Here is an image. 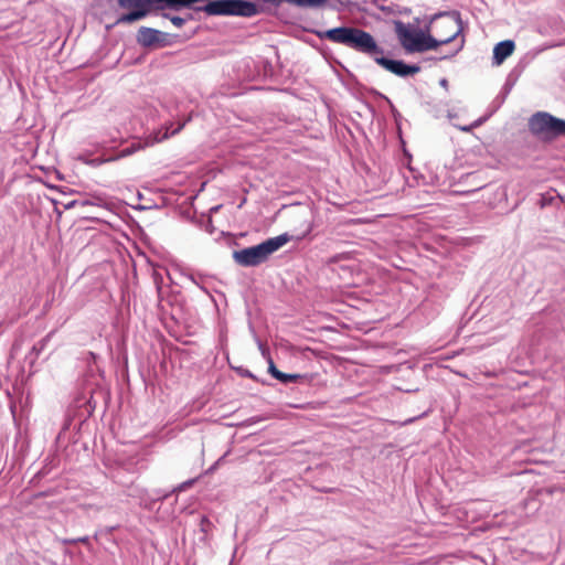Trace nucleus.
<instances>
[{"label": "nucleus", "mask_w": 565, "mask_h": 565, "mask_svg": "<svg viewBox=\"0 0 565 565\" xmlns=\"http://www.w3.org/2000/svg\"><path fill=\"white\" fill-rule=\"evenodd\" d=\"M207 0H157V3H162L160 9H171L174 11H180L182 9H192L194 11H200L196 9L198 7L205 4Z\"/></svg>", "instance_id": "7"}, {"label": "nucleus", "mask_w": 565, "mask_h": 565, "mask_svg": "<svg viewBox=\"0 0 565 565\" xmlns=\"http://www.w3.org/2000/svg\"><path fill=\"white\" fill-rule=\"evenodd\" d=\"M153 3H157V0H118L121 8H147V6Z\"/></svg>", "instance_id": "14"}, {"label": "nucleus", "mask_w": 565, "mask_h": 565, "mask_svg": "<svg viewBox=\"0 0 565 565\" xmlns=\"http://www.w3.org/2000/svg\"><path fill=\"white\" fill-rule=\"evenodd\" d=\"M74 204H81L82 206H85V205H94L95 203L89 200H84V201H74L71 203V205H74Z\"/></svg>", "instance_id": "24"}, {"label": "nucleus", "mask_w": 565, "mask_h": 565, "mask_svg": "<svg viewBox=\"0 0 565 565\" xmlns=\"http://www.w3.org/2000/svg\"><path fill=\"white\" fill-rule=\"evenodd\" d=\"M204 13L211 17L232 15L252 18L260 13V8L248 0H207L205 4L198 7Z\"/></svg>", "instance_id": "4"}, {"label": "nucleus", "mask_w": 565, "mask_h": 565, "mask_svg": "<svg viewBox=\"0 0 565 565\" xmlns=\"http://www.w3.org/2000/svg\"><path fill=\"white\" fill-rule=\"evenodd\" d=\"M299 220L302 221L301 230L296 235H289L282 233L278 236L270 237L258 245L246 247L243 249L233 252L234 262L243 267H256L265 263L271 254L281 248L290 239L296 238L298 241L305 238L312 231V224L305 217L303 214L299 215Z\"/></svg>", "instance_id": "3"}, {"label": "nucleus", "mask_w": 565, "mask_h": 565, "mask_svg": "<svg viewBox=\"0 0 565 565\" xmlns=\"http://www.w3.org/2000/svg\"><path fill=\"white\" fill-rule=\"evenodd\" d=\"M244 375L247 377H253V374L249 371H245Z\"/></svg>", "instance_id": "27"}, {"label": "nucleus", "mask_w": 565, "mask_h": 565, "mask_svg": "<svg viewBox=\"0 0 565 565\" xmlns=\"http://www.w3.org/2000/svg\"><path fill=\"white\" fill-rule=\"evenodd\" d=\"M203 523H210L205 516L202 518L201 525H203Z\"/></svg>", "instance_id": "28"}, {"label": "nucleus", "mask_w": 565, "mask_h": 565, "mask_svg": "<svg viewBox=\"0 0 565 565\" xmlns=\"http://www.w3.org/2000/svg\"><path fill=\"white\" fill-rule=\"evenodd\" d=\"M185 277L195 286H198L201 290L207 294L206 288L199 281L195 275L193 274H186Z\"/></svg>", "instance_id": "18"}, {"label": "nucleus", "mask_w": 565, "mask_h": 565, "mask_svg": "<svg viewBox=\"0 0 565 565\" xmlns=\"http://www.w3.org/2000/svg\"><path fill=\"white\" fill-rule=\"evenodd\" d=\"M162 17L170 20L172 24L178 28H181L186 21L193 19V15L191 13H185L183 17H180L163 12Z\"/></svg>", "instance_id": "15"}, {"label": "nucleus", "mask_w": 565, "mask_h": 565, "mask_svg": "<svg viewBox=\"0 0 565 565\" xmlns=\"http://www.w3.org/2000/svg\"><path fill=\"white\" fill-rule=\"evenodd\" d=\"M515 49V43L512 40H504L497 43L493 47V64L500 65L509 57Z\"/></svg>", "instance_id": "8"}, {"label": "nucleus", "mask_w": 565, "mask_h": 565, "mask_svg": "<svg viewBox=\"0 0 565 565\" xmlns=\"http://www.w3.org/2000/svg\"><path fill=\"white\" fill-rule=\"evenodd\" d=\"M257 343H258L259 350L262 351V354L265 355L267 353V349L265 348V345L262 343L260 340H257Z\"/></svg>", "instance_id": "25"}, {"label": "nucleus", "mask_w": 565, "mask_h": 565, "mask_svg": "<svg viewBox=\"0 0 565 565\" xmlns=\"http://www.w3.org/2000/svg\"><path fill=\"white\" fill-rule=\"evenodd\" d=\"M483 120H484L483 118H479L476 121H473L471 125L459 127V129L461 131L469 132V131H471L472 128L480 126L483 122Z\"/></svg>", "instance_id": "19"}, {"label": "nucleus", "mask_w": 565, "mask_h": 565, "mask_svg": "<svg viewBox=\"0 0 565 565\" xmlns=\"http://www.w3.org/2000/svg\"><path fill=\"white\" fill-rule=\"evenodd\" d=\"M79 160H82L84 163L95 168V167L102 166L103 163L114 161L115 158H113V157H109V158L96 157V158L89 159L84 156H81Z\"/></svg>", "instance_id": "16"}, {"label": "nucleus", "mask_w": 565, "mask_h": 565, "mask_svg": "<svg viewBox=\"0 0 565 565\" xmlns=\"http://www.w3.org/2000/svg\"><path fill=\"white\" fill-rule=\"evenodd\" d=\"M463 44H465V40L463 38L460 39L456 45L454 46V49L449 50L447 53H445L444 55H441L439 57V60H446V58H450L452 56H455L458 52H460L463 47Z\"/></svg>", "instance_id": "17"}, {"label": "nucleus", "mask_w": 565, "mask_h": 565, "mask_svg": "<svg viewBox=\"0 0 565 565\" xmlns=\"http://www.w3.org/2000/svg\"><path fill=\"white\" fill-rule=\"evenodd\" d=\"M266 3L279 6L288 3L300 9H320L327 4L328 0H263Z\"/></svg>", "instance_id": "9"}, {"label": "nucleus", "mask_w": 565, "mask_h": 565, "mask_svg": "<svg viewBox=\"0 0 565 565\" xmlns=\"http://www.w3.org/2000/svg\"><path fill=\"white\" fill-rule=\"evenodd\" d=\"M134 151H135V150H134V148L128 147V148L122 149V150H121V151H120L116 157H114V158H115V160L120 159V158H125V157H128V156L132 154V153H134Z\"/></svg>", "instance_id": "21"}, {"label": "nucleus", "mask_w": 565, "mask_h": 565, "mask_svg": "<svg viewBox=\"0 0 565 565\" xmlns=\"http://www.w3.org/2000/svg\"><path fill=\"white\" fill-rule=\"evenodd\" d=\"M184 125H185L184 122L183 124H179L175 128H173L171 130H170V128H167V131L163 135V138H168L169 136L177 135L184 127Z\"/></svg>", "instance_id": "20"}, {"label": "nucleus", "mask_w": 565, "mask_h": 565, "mask_svg": "<svg viewBox=\"0 0 565 565\" xmlns=\"http://www.w3.org/2000/svg\"><path fill=\"white\" fill-rule=\"evenodd\" d=\"M530 132L542 141H553L565 137V119L547 111H536L529 118Z\"/></svg>", "instance_id": "5"}, {"label": "nucleus", "mask_w": 565, "mask_h": 565, "mask_svg": "<svg viewBox=\"0 0 565 565\" xmlns=\"http://www.w3.org/2000/svg\"><path fill=\"white\" fill-rule=\"evenodd\" d=\"M194 482H195V479H189V480L178 484L177 487H174L170 492H164V493L156 492V498L153 500H157V501L166 500L171 493H180L182 491H185L186 489L192 487L194 484Z\"/></svg>", "instance_id": "13"}, {"label": "nucleus", "mask_w": 565, "mask_h": 565, "mask_svg": "<svg viewBox=\"0 0 565 565\" xmlns=\"http://www.w3.org/2000/svg\"><path fill=\"white\" fill-rule=\"evenodd\" d=\"M268 372L270 373V375L280 381L281 383H291V382H297L299 379H301L302 376L300 374H288V373H284L281 371H279L275 363L273 362L271 358L268 356Z\"/></svg>", "instance_id": "10"}, {"label": "nucleus", "mask_w": 565, "mask_h": 565, "mask_svg": "<svg viewBox=\"0 0 565 565\" xmlns=\"http://www.w3.org/2000/svg\"><path fill=\"white\" fill-rule=\"evenodd\" d=\"M557 45H558V44H555V43L544 44V45H542V46H540V47H536V49L534 50V53H535V54H539V53H542V52H544V51H546V50H548V49H553V47H555V46H557Z\"/></svg>", "instance_id": "23"}, {"label": "nucleus", "mask_w": 565, "mask_h": 565, "mask_svg": "<svg viewBox=\"0 0 565 565\" xmlns=\"http://www.w3.org/2000/svg\"><path fill=\"white\" fill-rule=\"evenodd\" d=\"M167 34L147 26H141L137 33V42L143 47L164 46Z\"/></svg>", "instance_id": "6"}, {"label": "nucleus", "mask_w": 565, "mask_h": 565, "mask_svg": "<svg viewBox=\"0 0 565 565\" xmlns=\"http://www.w3.org/2000/svg\"><path fill=\"white\" fill-rule=\"evenodd\" d=\"M50 337H51V334H47L46 337H44L43 339H41L40 341H38L36 343L33 344L31 351L25 356V360L29 361V363L31 365L34 364V362L36 361L38 356L46 348V344L50 341Z\"/></svg>", "instance_id": "12"}, {"label": "nucleus", "mask_w": 565, "mask_h": 565, "mask_svg": "<svg viewBox=\"0 0 565 565\" xmlns=\"http://www.w3.org/2000/svg\"><path fill=\"white\" fill-rule=\"evenodd\" d=\"M440 17H447L443 23L445 29H450L452 32L449 35H441L439 39L431 36L430 34H426L420 29L412 30L402 21H395V32L399 40V43L408 53L414 52H425L428 50H434L438 45L448 44L454 42L458 35L462 32V20L460 13L458 11H451L446 13H440Z\"/></svg>", "instance_id": "2"}, {"label": "nucleus", "mask_w": 565, "mask_h": 565, "mask_svg": "<svg viewBox=\"0 0 565 565\" xmlns=\"http://www.w3.org/2000/svg\"><path fill=\"white\" fill-rule=\"evenodd\" d=\"M440 85H441V86H447V79H446V78H443V79L440 81Z\"/></svg>", "instance_id": "26"}, {"label": "nucleus", "mask_w": 565, "mask_h": 565, "mask_svg": "<svg viewBox=\"0 0 565 565\" xmlns=\"http://www.w3.org/2000/svg\"><path fill=\"white\" fill-rule=\"evenodd\" d=\"M88 541H89L88 536H82V537H77V539L66 540L65 543H68V544L88 543Z\"/></svg>", "instance_id": "22"}, {"label": "nucleus", "mask_w": 565, "mask_h": 565, "mask_svg": "<svg viewBox=\"0 0 565 565\" xmlns=\"http://www.w3.org/2000/svg\"><path fill=\"white\" fill-rule=\"evenodd\" d=\"M313 33L321 40L328 39L331 42L345 45L359 53L367 55L387 72L399 76L408 77L420 72L417 64H406L402 60H391L383 56L384 49L381 47L373 35L355 26H338L326 31L316 30Z\"/></svg>", "instance_id": "1"}, {"label": "nucleus", "mask_w": 565, "mask_h": 565, "mask_svg": "<svg viewBox=\"0 0 565 565\" xmlns=\"http://www.w3.org/2000/svg\"><path fill=\"white\" fill-rule=\"evenodd\" d=\"M149 10L147 8H136V10L130 11L128 13L121 14L117 19V24L132 23L145 18L148 14Z\"/></svg>", "instance_id": "11"}]
</instances>
